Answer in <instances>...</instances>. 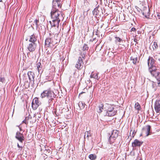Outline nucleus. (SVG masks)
Segmentation results:
<instances>
[{
  "label": "nucleus",
  "mask_w": 160,
  "mask_h": 160,
  "mask_svg": "<svg viewBox=\"0 0 160 160\" xmlns=\"http://www.w3.org/2000/svg\"><path fill=\"white\" fill-rule=\"evenodd\" d=\"M20 131L22 130V129L21 128H20Z\"/></svg>",
  "instance_id": "c03bdc74"
},
{
  "label": "nucleus",
  "mask_w": 160,
  "mask_h": 160,
  "mask_svg": "<svg viewBox=\"0 0 160 160\" xmlns=\"http://www.w3.org/2000/svg\"><path fill=\"white\" fill-rule=\"evenodd\" d=\"M17 146L18 148H19V150L21 151L22 149V146H20L18 143Z\"/></svg>",
  "instance_id": "e433bc0d"
},
{
  "label": "nucleus",
  "mask_w": 160,
  "mask_h": 160,
  "mask_svg": "<svg viewBox=\"0 0 160 160\" xmlns=\"http://www.w3.org/2000/svg\"><path fill=\"white\" fill-rule=\"evenodd\" d=\"M51 16L52 21H49V23L51 26L50 32L53 34L58 35L59 23L60 20L63 18L62 12L58 9H52L51 12Z\"/></svg>",
  "instance_id": "f257e3e1"
},
{
  "label": "nucleus",
  "mask_w": 160,
  "mask_h": 160,
  "mask_svg": "<svg viewBox=\"0 0 160 160\" xmlns=\"http://www.w3.org/2000/svg\"><path fill=\"white\" fill-rule=\"evenodd\" d=\"M115 38H116L115 42H121V41H122V39H121L119 37H115Z\"/></svg>",
  "instance_id": "7c9ffc66"
},
{
  "label": "nucleus",
  "mask_w": 160,
  "mask_h": 160,
  "mask_svg": "<svg viewBox=\"0 0 160 160\" xmlns=\"http://www.w3.org/2000/svg\"><path fill=\"white\" fill-rule=\"evenodd\" d=\"M131 133H132V135H131L132 137V138H133V137H134V135H135V134H134V133H135V130H133V131L132 130H130V135H131Z\"/></svg>",
  "instance_id": "473e14b6"
},
{
  "label": "nucleus",
  "mask_w": 160,
  "mask_h": 160,
  "mask_svg": "<svg viewBox=\"0 0 160 160\" xmlns=\"http://www.w3.org/2000/svg\"><path fill=\"white\" fill-rule=\"evenodd\" d=\"M15 138L21 142H22L25 138L23 135L18 132H16Z\"/></svg>",
  "instance_id": "f8f14e48"
},
{
  "label": "nucleus",
  "mask_w": 160,
  "mask_h": 160,
  "mask_svg": "<svg viewBox=\"0 0 160 160\" xmlns=\"http://www.w3.org/2000/svg\"><path fill=\"white\" fill-rule=\"evenodd\" d=\"M56 112V111H54V113H55Z\"/></svg>",
  "instance_id": "09e8293b"
},
{
  "label": "nucleus",
  "mask_w": 160,
  "mask_h": 160,
  "mask_svg": "<svg viewBox=\"0 0 160 160\" xmlns=\"http://www.w3.org/2000/svg\"><path fill=\"white\" fill-rule=\"evenodd\" d=\"M41 104V102L38 101V99L37 98H35L32 102V107L33 109H36Z\"/></svg>",
  "instance_id": "1a4fd4ad"
},
{
  "label": "nucleus",
  "mask_w": 160,
  "mask_h": 160,
  "mask_svg": "<svg viewBox=\"0 0 160 160\" xmlns=\"http://www.w3.org/2000/svg\"><path fill=\"white\" fill-rule=\"evenodd\" d=\"M62 2L61 0H53L52 1V9H58V8L61 7Z\"/></svg>",
  "instance_id": "0eeeda50"
},
{
  "label": "nucleus",
  "mask_w": 160,
  "mask_h": 160,
  "mask_svg": "<svg viewBox=\"0 0 160 160\" xmlns=\"http://www.w3.org/2000/svg\"><path fill=\"white\" fill-rule=\"evenodd\" d=\"M5 79L4 78H2L0 77V82H2V83L5 82Z\"/></svg>",
  "instance_id": "c9c22d12"
},
{
  "label": "nucleus",
  "mask_w": 160,
  "mask_h": 160,
  "mask_svg": "<svg viewBox=\"0 0 160 160\" xmlns=\"http://www.w3.org/2000/svg\"><path fill=\"white\" fill-rule=\"evenodd\" d=\"M136 30L135 28L133 27L131 28V31H135Z\"/></svg>",
  "instance_id": "4c0bfd02"
},
{
  "label": "nucleus",
  "mask_w": 160,
  "mask_h": 160,
  "mask_svg": "<svg viewBox=\"0 0 160 160\" xmlns=\"http://www.w3.org/2000/svg\"><path fill=\"white\" fill-rule=\"evenodd\" d=\"M88 45L84 44L82 48V50L83 51H85L86 50H88Z\"/></svg>",
  "instance_id": "c756f323"
},
{
  "label": "nucleus",
  "mask_w": 160,
  "mask_h": 160,
  "mask_svg": "<svg viewBox=\"0 0 160 160\" xmlns=\"http://www.w3.org/2000/svg\"><path fill=\"white\" fill-rule=\"evenodd\" d=\"M36 65H37V68L38 72H39L41 70L42 68L41 63L40 62H37V63L36 64Z\"/></svg>",
  "instance_id": "bb28decb"
},
{
  "label": "nucleus",
  "mask_w": 160,
  "mask_h": 160,
  "mask_svg": "<svg viewBox=\"0 0 160 160\" xmlns=\"http://www.w3.org/2000/svg\"><path fill=\"white\" fill-rule=\"evenodd\" d=\"M154 109L157 113H159L160 112V100H157L154 105Z\"/></svg>",
  "instance_id": "4468645a"
},
{
  "label": "nucleus",
  "mask_w": 160,
  "mask_h": 160,
  "mask_svg": "<svg viewBox=\"0 0 160 160\" xmlns=\"http://www.w3.org/2000/svg\"><path fill=\"white\" fill-rule=\"evenodd\" d=\"M37 47V44L36 43L29 42L27 48L30 52H32L34 51Z\"/></svg>",
  "instance_id": "9d476101"
},
{
  "label": "nucleus",
  "mask_w": 160,
  "mask_h": 160,
  "mask_svg": "<svg viewBox=\"0 0 160 160\" xmlns=\"http://www.w3.org/2000/svg\"><path fill=\"white\" fill-rule=\"evenodd\" d=\"M156 88H154V90H156Z\"/></svg>",
  "instance_id": "a18cd8bd"
},
{
  "label": "nucleus",
  "mask_w": 160,
  "mask_h": 160,
  "mask_svg": "<svg viewBox=\"0 0 160 160\" xmlns=\"http://www.w3.org/2000/svg\"><path fill=\"white\" fill-rule=\"evenodd\" d=\"M55 98V96H53V97H52L51 98H48V102L49 106L51 105L52 104V100L54 99V98Z\"/></svg>",
  "instance_id": "5701e85b"
},
{
  "label": "nucleus",
  "mask_w": 160,
  "mask_h": 160,
  "mask_svg": "<svg viewBox=\"0 0 160 160\" xmlns=\"http://www.w3.org/2000/svg\"><path fill=\"white\" fill-rule=\"evenodd\" d=\"M155 60L152 57H149L148 60V64L149 67V71L155 69L154 68Z\"/></svg>",
  "instance_id": "423d86ee"
},
{
  "label": "nucleus",
  "mask_w": 160,
  "mask_h": 160,
  "mask_svg": "<svg viewBox=\"0 0 160 160\" xmlns=\"http://www.w3.org/2000/svg\"><path fill=\"white\" fill-rule=\"evenodd\" d=\"M142 134H141L140 135V136H142Z\"/></svg>",
  "instance_id": "8fccbe9b"
},
{
  "label": "nucleus",
  "mask_w": 160,
  "mask_h": 160,
  "mask_svg": "<svg viewBox=\"0 0 160 160\" xmlns=\"http://www.w3.org/2000/svg\"><path fill=\"white\" fill-rule=\"evenodd\" d=\"M37 37H36L34 34H33L30 36L29 42L31 43H35V42L37 41Z\"/></svg>",
  "instance_id": "a211bd4d"
},
{
  "label": "nucleus",
  "mask_w": 160,
  "mask_h": 160,
  "mask_svg": "<svg viewBox=\"0 0 160 160\" xmlns=\"http://www.w3.org/2000/svg\"><path fill=\"white\" fill-rule=\"evenodd\" d=\"M157 17L159 19H160V15L159 14H158L157 15Z\"/></svg>",
  "instance_id": "58836bf2"
},
{
  "label": "nucleus",
  "mask_w": 160,
  "mask_h": 160,
  "mask_svg": "<svg viewBox=\"0 0 160 160\" xmlns=\"http://www.w3.org/2000/svg\"><path fill=\"white\" fill-rule=\"evenodd\" d=\"M86 54V51H82L80 53V55H81V57L82 59H85V57Z\"/></svg>",
  "instance_id": "cd10ccee"
},
{
  "label": "nucleus",
  "mask_w": 160,
  "mask_h": 160,
  "mask_svg": "<svg viewBox=\"0 0 160 160\" xmlns=\"http://www.w3.org/2000/svg\"><path fill=\"white\" fill-rule=\"evenodd\" d=\"M119 133V131L117 130H114L112 131L108 140L110 144L114 142V140L118 137Z\"/></svg>",
  "instance_id": "39448f33"
},
{
  "label": "nucleus",
  "mask_w": 160,
  "mask_h": 160,
  "mask_svg": "<svg viewBox=\"0 0 160 160\" xmlns=\"http://www.w3.org/2000/svg\"><path fill=\"white\" fill-rule=\"evenodd\" d=\"M89 158L92 160H94L97 158L96 155L95 154H91L88 156Z\"/></svg>",
  "instance_id": "b1692460"
},
{
  "label": "nucleus",
  "mask_w": 160,
  "mask_h": 160,
  "mask_svg": "<svg viewBox=\"0 0 160 160\" xmlns=\"http://www.w3.org/2000/svg\"><path fill=\"white\" fill-rule=\"evenodd\" d=\"M149 9L148 8L145 7H143V11H142V12L143 15L146 17L147 15H148L149 14Z\"/></svg>",
  "instance_id": "f3484780"
},
{
  "label": "nucleus",
  "mask_w": 160,
  "mask_h": 160,
  "mask_svg": "<svg viewBox=\"0 0 160 160\" xmlns=\"http://www.w3.org/2000/svg\"><path fill=\"white\" fill-rule=\"evenodd\" d=\"M85 104L82 102H80L78 103V106L81 109H82L84 108Z\"/></svg>",
  "instance_id": "393cba45"
},
{
  "label": "nucleus",
  "mask_w": 160,
  "mask_h": 160,
  "mask_svg": "<svg viewBox=\"0 0 160 160\" xmlns=\"http://www.w3.org/2000/svg\"><path fill=\"white\" fill-rule=\"evenodd\" d=\"M55 96L53 92L50 88L44 90L41 94L40 97L43 98H46L47 99Z\"/></svg>",
  "instance_id": "7ed1b4c3"
},
{
  "label": "nucleus",
  "mask_w": 160,
  "mask_h": 160,
  "mask_svg": "<svg viewBox=\"0 0 160 160\" xmlns=\"http://www.w3.org/2000/svg\"><path fill=\"white\" fill-rule=\"evenodd\" d=\"M38 20L37 19H36V20H35L34 22V24H35L36 25L37 27L38 26Z\"/></svg>",
  "instance_id": "72a5a7b5"
},
{
  "label": "nucleus",
  "mask_w": 160,
  "mask_h": 160,
  "mask_svg": "<svg viewBox=\"0 0 160 160\" xmlns=\"http://www.w3.org/2000/svg\"><path fill=\"white\" fill-rule=\"evenodd\" d=\"M150 72L152 76L157 79L158 82V86L160 87V72L158 71L157 69L152 70H150Z\"/></svg>",
  "instance_id": "20e7f679"
},
{
  "label": "nucleus",
  "mask_w": 160,
  "mask_h": 160,
  "mask_svg": "<svg viewBox=\"0 0 160 160\" xmlns=\"http://www.w3.org/2000/svg\"><path fill=\"white\" fill-rule=\"evenodd\" d=\"M151 127L149 125H147L143 128V132L145 133L146 136H148L150 134V130Z\"/></svg>",
  "instance_id": "ddd939ff"
},
{
  "label": "nucleus",
  "mask_w": 160,
  "mask_h": 160,
  "mask_svg": "<svg viewBox=\"0 0 160 160\" xmlns=\"http://www.w3.org/2000/svg\"><path fill=\"white\" fill-rule=\"evenodd\" d=\"M99 8V6L95 8L94 10L92 11V12L93 14L97 15L99 14V10L98 9Z\"/></svg>",
  "instance_id": "4be33fe9"
},
{
  "label": "nucleus",
  "mask_w": 160,
  "mask_h": 160,
  "mask_svg": "<svg viewBox=\"0 0 160 160\" xmlns=\"http://www.w3.org/2000/svg\"><path fill=\"white\" fill-rule=\"evenodd\" d=\"M90 77L91 78H93L94 79H96L97 80H99L100 78L99 77H98V73H94L93 72H91Z\"/></svg>",
  "instance_id": "aec40b11"
},
{
  "label": "nucleus",
  "mask_w": 160,
  "mask_h": 160,
  "mask_svg": "<svg viewBox=\"0 0 160 160\" xmlns=\"http://www.w3.org/2000/svg\"><path fill=\"white\" fill-rule=\"evenodd\" d=\"M28 75L30 81L31 82L34 81V78L35 75L34 73L32 72H28Z\"/></svg>",
  "instance_id": "dca6fc26"
},
{
  "label": "nucleus",
  "mask_w": 160,
  "mask_h": 160,
  "mask_svg": "<svg viewBox=\"0 0 160 160\" xmlns=\"http://www.w3.org/2000/svg\"><path fill=\"white\" fill-rule=\"evenodd\" d=\"M2 2V0H0V2Z\"/></svg>",
  "instance_id": "49530a36"
},
{
  "label": "nucleus",
  "mask_w": 160,
  "mask_h": 160,
  "mask_svg": "<svg viewBox=\"0 0 160 160\" xmlns=\"http://www.w3.org/2000/svg\"><path fill=\"white\" fill-rule=\"evenodd\" d=\"M86 136L87 138L88 139H89V137L91 136V131L90 130L89 131H86L85 133V134L84 136V138L85 139L86 138Z\"/></svg>",
  "instance_id": "412c9836"
},
{
  "label": "nucleus",
  "mask_w": 160,
  "mask_h": 160,
  "mask_svg": "<svg viewBox=\"0 0 160 160\" xmlns=\"http://www.w3.org/2000/svg\"><path fill=\"white\" fill-rule=\"evenodd\" d=\"M82 93H80V94H79V95H80V94H82Z\"/></svg>",
  "instance_id": "de8ad7c7"
},
{
  "label": "nucleus",
  "mask_w": 160,
  "mask_h": 160,
  "mask_svg": "<svg viewBox=\"0 0 160 160\" xmlns=\"http://www.w3.org/2000/svg\"><path fill=\"white\" fill-rule=\"evenodd\" d=\"M55 43L54 42L51 38H47L45 41V44L46 46L48 47H52L54 45Z\"/></svg>",
  "instance_id": "9b49d317"
},
{
  "label": "nucleus",
  "mask_w": 160,
  "mask_h": 160,
  "mask_svg": "<svg viewBox=\"0 0 160 160\" xmlns=\"http://www.w3.org/2000/svg\"><path fill=\"white\" fill-rule=\"evenodd\" d=\"M137 40L136 39H134V42H136L137 43H138V42H137Z\"/></svg>",
  "instance_id": "ea45409f"
},
{
  "label": "nucleus",
  "mask_w": 160,
  "mask_h": 160,
  "mask_svg": "<svg viewBox=\"0 0 160 160\" xmlns=\"http://www.w3.org/2000/svg\"><path fill=\"white\" fill-rule=\"evenodd\" d=\"M83 65V62L81 57H79L75 65V67L79 70H81L82 68Z\"/></svg>",
  "instance_id": "6e6552de"
},
{
  "label": "nucleus",
  "mask_w": 160,
  "mask_h": 160,
  "mask_svg": "<svg viewBox=\"0 0 160 160\" xmlns=\"http://www.w3.org/2000/svg\"><path fill=\"white\" fill-rule=\"evenodd\" d=\"M153 48V49H157L158 48V45L157 43V42H153V45L152 46Z\"/></svg>",
  "instance_id": "2f4dec72"
},
{
  "label": "nucleus",
  "mask_w": 160,
  "mask_h": 160,
  "mask_svg": "<svg viewBox=\"0 0 160 160\" xmlns=\"http://www.w3.org/2000/svg\"><path fill=\"white\" fill-rule=\"evenodd\" d=\"M104 109L106 111L105 116L109 117H112L116 115L117 112V110L115 109L113 105L106 103L105 105Z\"/></svg>",
  "instance_id": "f03ea898"
},
{
  "label": "nucleus",
  "mask_w": 160,
  "mask_h": 160,
  "mask_svg": "<svg viewBox=\"0 0 160 160\" xmlns=\"http://www.w3.org/2000/svg\"><path fill=\"white\" fill-rule=\"evenodd\" d=\"M131 60H132V62L134 64H136L138 61V57H136L135 58H133L132 57L130 58Z\"/></svg>",
  "instance_id": "c85d7f7f"
},
{
  "label": "nucleus",
  "mask_w": 160,
  "mask_h": 160,
  "mask_svg": "<svg viewBox=\"0 0 160 160\" xmlns=\"http://www.w3.org/2000/svg\"><path fill=\"white\" fill-rule=\"evenodd\" d=\"M158 60L160 62V58L158 59Z\"/></svg>",
  "instance_id": "37998d69"
},
{
  "label": "nucleus",
  "mask_w": 160,
  "mask_h": 160,
  "mask_svg": "<svg viewBox=\"0 0 160 160\" xmlns=\"http://www.w3.org/2000/svg\"><path fill=\"white\" fill-rule=\"evenodd\" d=\"M152 86L153 88H154V84H152Z\"/></svg>",
  "instance_id": "79ce46f5"
},
{
  "label": "nucleus",
  "mask_w": 160,
  "mask_h": 160,
  "mask_svg": "<svg viewBox=\"0 0 160 160\" xmlns=\"http://www.w3.org/2000/svg\"><path fill=\"white\" fill-rule=\"evenodd\" d=\"M23 122V123H26V120H24L23 121V122Z\"/></svg>",
  "instance_id": "a19ab883"
},
{
  "label": "nucleus",
  "mask_w": 160,
  "mask_h": 160,
  "mask_svg": "<svg viewBox=\"0 0 160 160\" xmlns=\"http://www.w3.org/2000/svg\"><path fill=\"white\" fill-rule=\"evenodd\" d=\"M103 104H99L97 108V112L98 113H101L103 110Z\"/></svg>",
  "instance_id": "6ab92c4d"
},
{
  "label": "nucleus",
  "mask_w": 160,
  "mask_h": 160,
  "mask_svg": "<svg viewBox=\"0 0 160 160\" xmlns=\"http://www.w3.org/2000/svg\"><path fill=\"white\" fill-rule=\"evenodd\" d=\"M143 142L139 141L138 139H135L132 143V146L133 147H140L143 143Z\"/></svg>",
  "instance_id": "2eb2a0df"
},
{
  "label": "nucleus",
  "mask_w": 160,
  "mask_h": 160,
  "mask_svg": "<svg viewBox=\"0 0 160 160\" xmlns=\"http://www.w3.org/2000/svg\"><path fill=\"white\" fill-rule=\"evenodd\" d=\"M135 108L138 111H139L140 110L141 107L140 104L138 102H137L135 103Z\"/></svg>",
  "instance_id": "a878e982"
},
{
  "label": "nucleus",
  "mask_w": 160,
  "mask_h": 160,
  "mask_svg": "<svg viewBox=\"0 0 160 160\" xmlns=\"http://www.w3.org/2000/svg\"><path fill=\"white\" fill-rule=\"evenodd\" d=\"M50 150L49 149H46L44 151L45 154L47 155V154L50 152Z\"/></svg>",
  "instance_id": "f704fd0d"
}]
</instances>
